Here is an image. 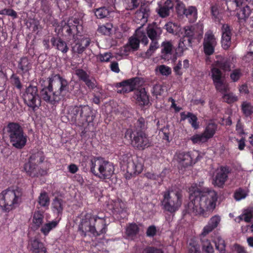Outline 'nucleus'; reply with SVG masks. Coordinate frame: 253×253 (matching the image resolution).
I'll use <instances>...</instances> for the list:
<instances>
[{
    "label": "nucleus",
    "instance_id": "nucleus-57",
    "mask_svg": "<svg viewBox=\"0 0 253 253\" xmlns=\"http://www.w3.org/2000/svg\"><path fill=\"white\" fill-rule=\"evenodd\" d=\"M75 74L79 77V78L84 81L86 79L89 78L87 74L83 69H78L75 71Z\"/></svg>",
    "mask_w": 253,
    "mask_h": 253
},
{
    "label": "nucleus",
    "instance_id": "nucleus-54",
    "mask_svg": "<svg viewBox=\"0 0 253 253\" xmlns=\"http://www.w3.org/2000/svg\"><path fill=\"white\" fill-rule=\"evenodd\" d=\"M240 219L244 220L247 222L251 221V219L253 218V210H247L245 211L244 213L239 216Z\"/></svg>",
    "mask_w": 253,
    "mask_h": 253
},
{
    "label": "nucleus",
    "instance_id": "nucleus-46",
    "mask_svg": "<svg viewBox=\"0 0 253 253\" xmlns=\"http://www.w3.org/2000/svg\"><path fill=\"white\" fill-rule=\"evenodd\" d=\"M211 72L213 83L222 80V72L218 67L215 66L211 69Z\"/></svg>",
    "mask_w": 253,
    "mask_h": 253
},
{
    "label": "nucleus",
    "instance_id": "nucleus-23",
    "mask_svg": "<svg viewBox=\"0 0 253 253\" xmlns=\"http://www.w3.org/2000/svg\"><path fill=\"white\" fill-rule=\"evenodd\" d=\"M220 217L219 215H214L210 220L208 224L206 225L203 229L201 234L202 236H206L211 232L214 229L217 227L220 222Z\"/></svg>",
    "mask_w": 253,
    "mask_h": 253
},
{
    "label": "nucleus",
    "instance_id": "nucleus-41",
    "mask_svg": "<svg viewBox=\"0 0 253 253\" xmlns=\"http://www.w3.org/2000/svg\"><path fill=\"white\" fill-rule=\"evenodd\" d=\"M253 9H252L249 5L244 7L239 14V18L246 20L253 14Z\"/></svg>",
    "mask_w": 253,
    "mask_h": 253
},
{
    "label": "nucleus",
    "instance_id": "nucleus-52",
    "mask_svg": "<svg viewBox=\"0 0 253 253\" xmlns=\"http://www.w3.org/2000/svg\"><path fill=\"white\" fill-rule=\"evenodd\" d=\"M201 241L203 250L208 253H212L213 252V248L208 240L203 239H201Z\"/></svg>",
    "mask_w": 253,
    "mask_h": 253
},
{
    "label": "nucleus",
    "instance_id": "nucleus-56",
    "mask_svg": "<svg viewBox=\"0 0 253 253\" xmlns=\"http://www.w3.org/2000/svg\"><path fill=\"white\" fill-rule=\"evenodd\" d=\"M242 76L240 69H237L233 70L230 74L231 79L234 82H237Z\"/></svg>",
    "mask_w": 253,
    "mask_h": 253
},
{
    "label": "nucleus",
    "instance_id": "nucleus-37",
    "mask_svg": "<svg viewBox=\"0 0 253 253\" xmlns=\"http://www.w3.org/2000/svg\"><path fill=\"white\" fill-rule=\"evenodd\" d=\"M215 88L222 94L226 92L229 91V85L227 84L224 83L222 80L213 83Z\"/></svg>",
    "mask_w": 253,
    "mask_h": 253
},
{
    "label": "nucleus",
    "instance_id": "nucleus-25",
    "mask_svg": "<svg viewBox=\"0 0 253 253\" xmlns=\"http://www.w3.org/2000/svg\"><path fill=\"white\" fill-rule=\"evenodd\" d=\"M105 160L101 157H94L90 161V171L95 175H98V172L104 164Z\"/></svg>",
    "mask_w": 253,
    "mask_h": 253
},
{
    "label": "nucleus",
    "instance_id": "nucleus-16",
    "mask_svg": "<svg viewBox=\"0 0 253 253\" xmlns=\"http://www.w3.org/2000/svg\"><path fill=\"white\" fill-rule=\"evenodd\" d=\"M28 248L32 253H46V249L43 244L36 238L29 240Z\"/></svg>",
    "mask_w": 253,
    "mask_h": 253
},
{
    "label": "nucleus",
    "instance_id": "nucleus-61",
    "mask_svg": "<svg viewBox=\"0 0 253 253\" xmlns=\"http://www.w3.org/2000/svg\"><path fill=\"white\" fill-rule=\"evenodd\" d=\"M164 89L163 87L160 84H156L153 87L152 93L156 96L161 95Z\"/></svg>",
    "mask_w": 253,
    "mask_h": 253
},
{
    "label": "nucleus",
    "instance_id": "nucleus-19",
    "mask_svg": "<svg viewBox=\"0 0 253 253\" xmlns=\"http://www.w3.org/2000/svg\"><path fill=\"white\" fill-rule=\"evenodd\" d=\"M173 48V44L171 42H163L161 44V58L166 60H169L171 58Z\"/></svg>",
    "mask_w": 253,
    "mask_h": 253
},
{
    "label": "nucleus",
    "instance_id": "nucleus-26",
    "mask_svg": "<svg viewBox=\"0 0 253 253\" xmlns=\"http://www.w3.org/2000/svg\"><path fill=\"white\" fill-rule=\"evenodd\" d=\"M50 42L53 46L56 47L57 49L63 53H66L68 52L69 48L67 43L61 38L52 37L51 39Z\"/></svg>",
    "mask_w": 253,
    "mask_h": 253
},
{
    "label": "nucleus",
    "instance_id": "nucleus-10",
    "mask_svg": "<svg viewBox=\"0 0 253 253\" xmlns=\"http://www.w3.org/2000/svg\"><path fill=\"white\" fill-rule=\"evenodd\" d=\"M125 137L131 139L132 146L139 150H143L149 146V140L144 131H133L132 129H127Z\"/></svg>",
    "mask_w": 253,
    "mask_h": 253
},
{
    "label": "nucleus",
    "instance_id": "nucleus-29",
    "mask_svg": "<svg viewBox=\"0 0 253 253\" xmlns=\"http://www.w3.org/2000/svg\"><path fill=\"white\" fill-rule=\"evenodd\" d=\"M44 215L42 211H35L33 216V223L34 227L37 229L43 223Z\"/></svg>",
    "mask_w": 253,
    "mask_h": 253
},
{
    "label": "nucleus",
    "instance_id": "nucleus-22",
    "mask_svg": "<svg viewBox=\"0 0 253 253\" xmlns=\"http://www.w3.org/2000/svg\"><path fill=\"white\" fill-rule=\"evenodd\" d=\"M90 40L87 38H83L72 47L73 53L82 54L89 45Z\"/></svg>",
    "mask_w": 253,
    "mask_h": 253
},
{
    "label": "nucleus",
    "instance_id": "nucleus-60",
    "mask_svg": "<svg viewBox=\"0 0 253 253\" xmlns=\"http://www.w3.org/2000/svg\"><path fill=\"white\" fill-rule=\"evenodd\" d=\"M128 1V6L127 9L133 10L137 8L139 5L140 0H127Z\"/></svg>",
    "mask_w": 253,
    "mask_h": 253
},
{
    "label": "nucleus",
    "instance_id": "nucleus-24",
    "mask_svg": "<svg viewBox=\"0 0 253 253\" xmlns=\"http://www.w3.org/2000/svg\"><path fill=\"white\" fill-rule=\"evenodd\" d=\"M181 121H184L186 119H188V122L191 125L192 127L195 129H197L199 127V122H198V118L197 116L191 112H187L185 114V112H181L180 113Z\"/></svg>",
    "mask_w": 253,
    "mask_h": 253
},
{
    "label": "nucleus",
    "instance_id": "nucleus-39",
    "mask_svg": "<svg viewBox=\"0 0 253 253\" xmlns=\"http://www.w3.org/2000/svg\"><path fill=\"white\" fill-rule=\"evenodd\" d=\"M184 15H185L191 22H193L197 18V9L194 6L189 7L187 9H185V12H184Z\"/></svg>",
    "mask_w": 253,
    "mask_h": 253
},
{
    "label": "nucleus",
    "instance_id": "nucleus-64",
    "mask_svg": "<svg viewBox=\"0 0 253 253\" xmlns=\"http://www.w3.org/2000/svg\"><path fill=\"white\" fill-rule=\"evenodd\" d=\"M159 70L161 74L163 75L168 76L171 73V69L169 67L164 65H160Z\"/></svg>",
    "mask_w": 253,
    "mask_h": 253
},
{
    "label": "nucleus",
    "instance_id": "nucleus-9",
    "mask_svg": "<svg viewBox=\"0 0 253 253\" xmlns=\"http://www.w3.org/2000/svg\"><path fill=\"white\" fill-rule=\"evenodd\" d=\"M194 154L189 152L179 151L176 152L174 156V160L178 165V168L182 171L186 170L198 162L201 157L198 154L195 159L193 158Z\"/></svg>",
    "mask_w": 253,
    "mask_h": 253
},
{
    "label": "nucleus",
    "instance_id": "nucleus-3",
    "mask_svg": "<svg viewBox=\"0 0 253 253\" xmlns=\"http://www.w3.org/2000/svg\"><path fill=\"white\" fill-rule=\"evenodd\" d=\"M66 117L72 124L83 126L93 121L92 109L86 105H71L67 107Z\"/></svg>",
    "mask_w": 253,
    "mask_h": 253
},
{
    "label": "nucleus",
    "instance_id": "nucleus-63",
    "mask_svg": "<svg viewBox=\"0 0 253 253\" xmlns=\"http://www.w3.org/2000/svg\"><path fill=\"white\" fill-rule=\"evenodd\" d=\"M250 51L244 56V60L247 62H250L251 59H253V42L251 43L249 45Z\"/></svg>",
    "mask_w": 253,
    "mask_h": 253
},
{
    "label": "nucleus",
    "instance_id": "nucleus-58",
    "mask_svg": "<svg viewBox=\"0 0 253 253\" xmlns=\"http://www.w3.org/2000/svg\"><path fill=\"white\" fill-rule=\"evenodd\" d=\"M247 196V194L245 190L240 188L237 190L234 194V198L236 200L239 201L245 198Z\"/></svg>",
    "mask_w": 253,
    "mask_h": 253
},
{
    "label": "nucleus",
    "instance_id": "nucleus-11",
    "mask_svg": "<svg viewBox=\"0 0 253 253\" xmlns=\"http://www.w3.org/2000/svg\"><path fill=\"white\" fill-rule=\"evenodd\" d=\"M96 222V217L90 213H86L82 219L79 226V230L82 236L85 237L87 233L91 234L94 223Z\"/></svg>",
    "mask_w": 253,
    "mask_h": 253
},
{
    "label": "nucleus",
    "instance_id": "nucleus-38",
    "mask_svg": "<svg viewBox=\"0 0 253 253\" xmlns=\"http://www.w3.org/2000/svg\"><path fill=\"white\" fill-rule=\"evenodd\" d=\"M94 14L96 17L98 19H102L107 17L110 12L106 7H101L94 10Z\"/></svg>",
    "mask_w": 253,
    "mask_h": 253
},
{
    "label": "nucleus",
    "instance_id": "nucleus-13",
    "mask_svg": "<svg viewBox=\"0 0 253 253\" xmlns=\"http://www.w3.org/2000/svg\"><path fill=\"white\" fill-rule=\"evenodd\" d=\"M136 37H130L129 39V46L133 50H136L139 46V43L141 41L145 45L148 43V40L145 33L141 31V28H138L135 31Z\"/></svg>",
    "mask_w": 253,
    "mask_h": 253
},
{
    "label": "nucleus",
    "instance_id": "nucleus-20",
    "mask_svg": "<svg viewBox=\"0 0 253 253\" xmlns=\"http://www.w3.org/2000/svg\"><path fill=\"white\" fill-rule=\"evenodd\" d=\"M137 78H133L120 83L119 86L122 87L121 89L117 91L118 93H126L133 91L135 89Z\"/></svg>",
    "mask_w": 253,
    "mask_h": 253
},
{
    "label": "nucleus",
    "instance_id": "nucleus-59",
    "mask_svg": "<svg viewBox=\"0 0 253 253\" xmlns=\"http://www.w3.org/2000/svg\"><path fill=\"white\" fill-rule=\"evenodd\" d=\"M205 53L211 55L214 52V47L215 45L203 43Z\"/></svg>",
    "mask_w": 253,
    "mask_h": 253
},
{
    "label": "nucleus",
    "instance_id": "nucleus-49",
    "mask_svg": "<svg viewBox=\"0 0 253 253\" xmlns=\"http://www.w3.org/2000/svg\"><path fill=\"white\" fill-rule=\"evenodd\" d=\"M39 204L42 207L48 206L49 204V198L45 192H42L39 197Z\"/></svg>",
    "mask_w": 253,
    "mask_h": 253
},
{
    "label": "nucleus",
    "instance_id": "nucleus-6",
    "mask_svg": "<svg viewBox=\"0 0 253 253\" xmlns=\"http://www.w3.org/2000/svg\"><path fill=\"white\" fill-rule=\"evenodd\" d=\"M146 32L148 37L151 39L152 42L146 52H142L139 54V57L143 59L149 58L154 51L158 48V41L162 33V29L156 23H154L147 27Z\"/></svg>",
    "mask_w": 253,
    "mask_h": 253
},
{
    "label": "nucleus",
    "instance_id": "nucleus-14",
    "mask_svg": "<svg viewBox=\"0 0 253 253\" xmlns=\"http://www.w3.org/2000/svg\"><path fill=\"white\" fill-rule=\"evenodd\" d=\"M228 172V169L225 167H221L217 169L213 177L212 184L218 187H222L227 179Z\"/></svg>",
    "mask_w": 253,
    "mask_h": 253
},
{
    "label": "nucleus",
    "instance_id": "nucleus-42",
    "mask_svg": "<svg viewBox=\"0 0 253 253\" xmlns=\"http://www.w3.org/2000/svg\"><path fill=\"white\" fill-rule=\"evenodd\" d=\"M241 109L246 116H249L253 113V106L250 102H243L241 105Z\"/></svg>",
    "mask_w": 253,
    "mask_h": 253
},
{
    "label": "nucleus",
    "instance_id": "nucleus-53",
    "mask_svg": "<svg viewBox=\"0 0 253 253\" xmlns=\"http://www.w3.org/2000/svg\"><path fill=\"white\" fill-rule=\"evenodd\" d=\"M217 240V241L215 242L216 249L220 253H225L226 246L224 240L220 237H218Z\"/></svg>",
    "mask_w": 253,
    "mask_h": 253
},
{
    "label": "nucleus",
    "instance_id": "nucleus-7",
    "mask_svg": "<svg viewBox=\"0 0 253 253\" xmlns=\"http://www.w3.org/2000/svg\"><path fill=\"white\" fill-rule=\"evenodd\" d=\"M22 193L19 189L12 190L8 188L0 194V207L5 211L11 210Z\"/></svg>",
    "mask_w": 253,
    "mask_h": 253
},
{
    "label": "nucleus",
    "instance_id": "nucleus-27",
    "mask_svg": "<svg viewBox=\"0 0 253 253\" xmlns=\"http://www.w3.org/2000/svg\"><path fill=\"white\" fill-rule=\"evenodd\" d=\"M135 98L141 104L145 105H147L149 102L148 95L145 88H141L139 89L136 90L134 92Z\"/></svg>",
    "mask_w": 253,
    "mask_h": 253
},
{
    "label": "nucleus",
    "instance_id": "nucleus-31",
    "mask_svg": "<svg viewBox=\"0 0 253 253\" xmlns=\"http://www.w3.org/2000/svg\"><path fill=\"white\" fill-rule=\"evenodd\" d=\"M150 9L147 5H141L139 10L136 12V17L140 20H143L144 22L147 21L149 15Z\"/></svg>",
    "mask_w": 253,
    "mask_h": 253
},
{
    "label": "nucleus",
    "instance_id": "nucleus-62",
    "mask_svg": "<svg viewBox=\"0 0 253 253\" xmlns=\"http://www.w3.org/2000/svg\"><path fill=\"white\" fill-rule=\"evenodd\" d=\"M175 9L177 14L179 15H183L185 12V7L184 4L180 1H177Z\"/></svg>",
    "mask_w": 253,
    "mask_h": 253
},
{
    "label": "nucleus",
    "instance_id": "nucleus-33",
    "mask_svg": "<svg viewBox=\"0 0 253 253\" xmlns=\"http://www.w3.org/2000/svg\"><path fill=\"white\" fill-rule=\"evenodd\" d=\"M192 40L182 37L179 42L178 50L181 53L192 47Z\"/></svg>",
    "mask_w": 253,
    "mask_h": 253
},
{
    "label": "nucleus",
    "instance_id": "nucleus-35",
    "mask_svg": "<svg viewBox=\"0 0 253 253\" xmlns=\"http://www.w3.org/2000/svg\"><path fill=\"white\" fill-rule=\"evenodd\" d=\"M139 231V228L135 223H131L126 228V233L127 236L133 237Z\"/></svg>",
    "mask_w": 253,
    "mask_h": 253
},
{
    "label": "nucleus",
    "instance_id": "nucleus-47",
    "mask_svg": "<svg viewBox=\"0 0 253 253\" xmlns=\"http://www.w3.org/2000/svg\"><path fill=\"white\" fill-rule=\"evenodd\" d=\"M222 99L225 102L228 104L233 103L238 100L237 96H235L232 92H229V91L223 94Z\"/></svg>",
    "mask_w": 253,
    "mask_h": 253
},
{
    "label": "nucleus",
    "instance_id": "nucleus-18",
    "mask_svg": "<svg viewBox=\"0 0 253 253\" xmlns=\"http://www.w3.org/2000/svg\"><path fill=\"white\" fill-rule=\"evenodd\" d=\"M232 65L230 59L227 57H217V60L215 62V66L224 72L231 71Z\"/></svg>",
    "mask_w": 253,
    "mask_h": 253
},
{
    "label": "nucleus",
    "instance_id": "nucleus-4",
    "mask_svg": "<svg viewBox=\"0 0 253 253\" xmlns=\"http://www.w3.org/2000/svg\"><path fill=\"white\" fill-rule=\"evenodd\" d=\"M5 133L11 145L17 149L23 148L27 142V136L24 135L22 126L16 123H9L5 127Z\"/></svg>",
    "mask_w": 253,
    "mask_h": 253
},
{
    "label": "nucleus",
    "instance_id": "nucleus-55",
    "mask_svg": "<svg viewBox=\"0 0 253 253\" xmlns=\"http://www.w3.org/2000/svg\"><path fill=\"white\" fill-rule=\"evenodd\" d=\"M53 207L56 209L58 213L61 212L63 210V200L61 199L55 198L52 203Z\"/></svg>",
    "mask_w": 253,
    "mask_h": 253
},
{
    "label": "nucleus",
    "instance_id": "nucleus-48",
    "mask_svg": "<svg viewBox=\"0 0 253 253\" xmlns=\"http://www.w3.org/2000/svg\"><path fill=\"white\" fill-rule=\"evenodd\" d=\"M165 28L168 32L174 35H177L179 31V26L175 23L169 22L165 25Z\"/></svg>",
    "mask_w": 253,
    "mask_h": 253
},
{
    "label": "nucleus",
    "instance_id": "nucleus-2",
    "mask_svg": "<svg viewBox=\"0 0 253 253\" xmlns=\"http://www.w3.org/2000/svg\"><path fill=\"white\" fill-rule=\"evenodd\" d=\"M47 79L48 85L40 91V97L47 103L57 104L72 90L70 88L68 81L59 74H53Z\"/></svg>",
    "mask_w": 253,
    "mask_h": 253
},
{
    "label": "nucleus",
    "instance_id": "nucleus-12",
    "mask_svg": "<svg viewBox=\"0 0 253 253\" xmlns=\"http://www.w3.org/2000/svg\"><path fill=\"white\" fill-rule=\"evenodd\" d=\"M122 160L127 165V172L130 175H136L141 173L143 170L142 165L137 162H134L132 158L128 154L122 156Z\"/></svg>",
    "mask_w": 253,
    "mask_h": 253
},
{
    "label": "nucleus",
    "instance_id": "nucleus-21",
    "mask_svg": "<svg viewBox=\"0 0 253 253\" xmlns=\"http://www.w3.org/2000/svg\"><path fill=\"white\" fill-rule=\"evenodd\" d=\"M91 234L97 237L106 233V227L105 220L103 218H96V222L94 223L93 228L92 229Z\"/></svg>",
    "mask_w": 253,
    "mask_h": 253
},
{
    "label": "nucleus",
    "instance_id": "nucleus-17",
    "mask_svg": "<svg viewBox=\"0 0 253 253\" xmlns=\"http://www.w3.org/2000/svg\"><path fill=\"white\" fill-rule=\"evenodd\" d=\"M114 168L113 164L105 160L98 175L96 176L103 179L109 178L114 173Z\"/></svg>",
    "mask_w": 253,
    "mask_h": 253
},
{
    "label": "nucleus",
    "instance_id": "nucleus-1",
    "mask_svg": "<svg viewBox=\"0 0 253 253\" xmlns=\"http://www.w3.org/2000/svg\"><path fill=\"white\" fill-rule=\"evenodd\" d=\"M189 190L190 201L185 206L187 212L208 217L216 206V192L209 188H199L196 185H192Z\"/></svg>",
    "mask_w": 253,
    "mask_h": 253
},
{
    "label": "nucleus",
    "instance_id": "nucleus-51",
    "mask_svg": "<svg viewBox=\"0 0 253 253\" xmlns=\"http://www.w3.org/2000/svg\"><path fill=\"white\" fill-rule=\"evenodd\" d=\"M190 140L194 144L204 143L208 141V139L203 133L201 134H196L190 138Z\"/></svg>",
    "mask_w": 253,
    "mask_h": 253
},
{
    "label": "nucleus",
    "instance_id": "nucleus-34",
    "mask_svg": "<svg viewBox=\"0 0 253 253\" xmlns=\"http://www.w3.org/2000/svg\"><path fill=\"white\" fill-rule=\"evenodd\" d=\"M217 128V126L215 124L211 123H209L206 126L203 134L206 136L207 139L211 138L214 134Z\"/></svg>",
    "mask_w": 253,
    "mask_h": 253
},
{
    "label": "nucleus",
    "instance_id": "nucleus-43",
    "mask_svg": "<svg viewBox=\"0 0 253 253\" xmlns=\"http://www.w3.org/2000/svg\"><path fill=\"white\" fill-rule=\"evenodd\" d=\"M184 33L182 37L194 40L195 39V28L192 26H186L183 29Z\"/></svg>",
    "mask_w": 253,
    "mask_h": 253
},
{
    "label": "nucleus",
    "instance_id": "nucleus-36",
    "mask_svg": "<svg viewBox=\"0 0 253 253\" xmlns=\"http://www.w3.org/2000/svg\"><path fill=\"white\" fill-rule=\"evenodd\" d=\"M112 205L113 212L116 213H122L125 208V204L120 200L114 201Z\"/></svg>",
    "mask_w": 253,
    "mask_h": 253
},
{
    "label": "nucleus",
    "instance_id": "nucleus-50",
    "mask_svg": "<svg viewBox=\"0 0 253 253\" xmlns=\"http://www.w3.org/2000/svg\"><path fill=\"white\" fill-rule=\"evenodd\" d=\"M203 43L216 45L215 39L211 31H209L205 34Z\"/></svg>",
    "mask_w": 253,
    "mask_h": 253
},
{
    "label": "nucleus",
    "instance_id": "nucleus-32",
    "mask_svg": "<svg viewBox=\"0 0 253 253\" xmlns=\"http://www.w3.org/2000/svg\"><path fill=\"white\" fill-rule=\"evenodd\" d=\"M18 68L23 73L28 72L32 68V64L27 57H24L21 58L18 63Z\"/></svg>",
    "mask_w": 253,
    "mask_h": 253
},
{
    "label": "nucleus",
    "instance_id": "nucleus-8",
    "mask_svg": "<svg viewBox=\"0 0 253 253\" xmlns=\"http://www.w3.org/2000/svg\"><path fill=\"white\" fill-rule=\"evenodd\" d=\"M22 97L24 103L34 111L41 106V97L36 85L30 84L26 87Z\"/></svg>",
    "mask_w": 253,
    "mask_h": 253
},
{
    "label": "nucleus",
    "instance_id": "nucleus-45",
    "mask_svg": "<svg viewBox=\"0 0 253 253\" xmlns=\"http://www.w3.org/2000/svg\"><path fill=\"white\" fill-rule=\"evenodd\" d=\"M57 225V222L52 221L49 223L45 224L41 229V231L44 235L48 234L49 232L53 228H55Z\"/></svg>",
    "mask_w": 253,
    "mask_h": 253
},
{
    "label": "nucleus",
    "instance_id": "nucleus-30",
    "mask_svg": "<svg viewBox=\"0 0 253 253\" xmlns=\"http://www.w3.org/2000/svg\"><path fill=\"white\" fill-rule=\"evenodd\" d=\"M24 169L28 175L31 177H38L39 173L37 169L36 165L33 163L28 162L24 165Z\"/></svg>",
    "mask_w": 253,
    "mask_h": 253
},
{
    "label": "nucleus",
    "instance_id": "nucleus-44",
    "mask_svg": "<svg viewBox=\"0 0 253 253\" xmlns=\"http://www.w3.org/2000/svg\"><path fill=\"white\" fill-rule=\"evenodd\" d=\"M145 120L143 118H139L134 124L133 131H144L146 129Z\"/></svg>",
    "mask_w": 253,
    "mask_h": 253
},
{
    "label": "nucleus",
    "instance_id": "nucleus-40",
    "mask_svg": "<svg viewBox=\"0 0 253 253\" xmlns=\"http://www.w3.org/2000/svg\"><path fill=\"white\" fill-rule=\"evenodd\" d=\"M44 159L43 154L41 152H38L33 154L30 157L29 162H31L36 165V163L40 164L43 162Z\"/></svg>",
    "mask_w": 253,
    "mask_h": 253
},
{
    "label": "nucleus",
    "instance_id": "nucleus-5",
    "mask_svg": "<svg viewBox=\"0 0 253 253\" xmlns=\"http://www.w3.org/2000/svg\"><path fill=\"white\" fill-rule=\"evenodd\" d=\"M161 201L163 209L171 213L175 212L182 204V195L176 190H168L163 192Z\"/></svg>",
    "mask_w": 253,
    "mask_h": 253
},
{
    "label": "nucleus",
    "instance_id": "nucleus-28",
    "mask_svg": "<svg viewBox=\"0 0 253 253\" xmlns=\"http://www.w3.org/2000/svg\"><path fill=\"white\" fill-rule=\"evenodd\" d=\"M173 4L171 0H167L163 6H161L159 10L158 13L161 17L165 18L169 15L170 10L172 9Z\"/></svg>",
    "mask_w": 253,
    "mask_h": 253
},
{
    "label": "nucleus",
    "instance_id": "nucleus-15",
    "mask_svg": "<svg viewBox=\"0 0 253 253\" xmlns=\"http://www.w3.org/2000/svg\"><path fill=\"white\" fill-rule=\"evenodd\" d=\"M222 40L221 44L222 47L226 50L229 48L231 44V38L232 33L230 27L228 24H223L221 27Z\"/></svg>",
    "mask_w": 253,
    "mask_h": 253
}]
</instances>
